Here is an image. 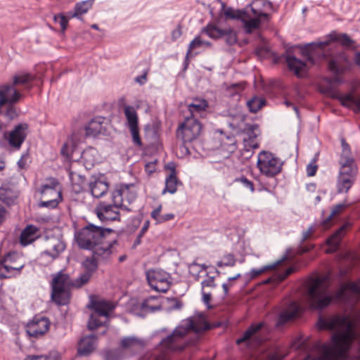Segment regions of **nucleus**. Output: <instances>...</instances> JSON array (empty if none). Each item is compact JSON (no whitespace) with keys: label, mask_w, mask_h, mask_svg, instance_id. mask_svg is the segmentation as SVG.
Instances as JSON below:
<instances>
[{"label":"nucleus","mask_w":360,"mask_h":360,"mask_svg":"<svg viewBox=\"0 0 360 360\" xmlns=\"http://www.w3.org/2000/svg\"><path fill=\"white\" fill-rule=\"evenodd\" d=\"M97 337L95 335H86L80 339L77 345L79 356H88L96 348Z\"/></svg>","instance_id":"obj_24"},{"label":"nucleus","mask_w":360,"mask_h":360,"mask_svg":"<svg viewBox=\"0 0 360 360\" xmlns=\"http://www.w3.org/2000/svg\"><path fill=\"white\" fill-rule=\"evenodd\" d=\"M53 20L56 22H58L63 32L67 29L68 25V19L63 14L55 15Z\"/></svg>","instance_id":"obj_52"},{"label":"nucleus","mask_w":360,"mask_h":360,"mask_svg":"<svg viewBox=\"0 0 360 360\" xmlns=\"http://www.w3.org/2000/svg\"><path fill=\"white\" fill-rule=\"evenodd\" d=\"M105 121V118L101 116L91 119L84 127L86 136H96L98 134H105L106 131Z\"/></svg>","instance_id":"obj_23"},{"label":"nucleus","mask_w":360,"mask_h":360,"mask_svg":"<svg viewBox=\"0 0 360 360\" xmlns=\"http://www.w3.org/2000/svg\"><path fill=\"white\" fill-rule=\"evenodd\" d=\"M91 308L98 316L108 318L110 312L114 309L115 307L109 302L94 301L91 303Z\"/></svg>","instance_id":"obj_32"},{"label":"nucleus","mask_w":360,"mask_h":360,"mask_svg":"<svg viewBox=\"0 0 360 360\" xmlns=\"http://www.w3.org/2000/svg\"><path fill=\"white\" fill-rule=\"evenodd\" d=\"M202 44H204V41L201 40L200 37L199 36L195 37L190 43L188 49V51L186 53V59H185V64L186 67L188 64V58L191 53V51L195 49L200 47Z\"/></svg>","instance_id":"obj_46"},{"label":"nucleus","mask_w":360,"mask_h":360,"mask_svg":"<svg viewBox=\"0 0 360 360\" xmlns=\"http://www.w3.org/2000/svg\"><path fill=\"white\" fill-rule=\"evenodd\" d=\"M349 206L347 204L340 203L338 204L332 208L331 212L329 216H328L325 219H323L321 222V225L324 229H328L332 225V219L335 215H337L341 213L345 208Z\"/></svg>","instance_id":"obj_37"},{"label":"nucleus","mask_w":360,"mask_h":360,"mask_svg":"<svg viewBox=\"0 0 360 360\" xmlns=\"http://www.w3.org/2000/svg\"><path fill=\"white\" fill-rule=\"evenodd\" d=\"M346 288L342 286L334 295L327 294V289L323 287V281L321 278L314 279L308 289V295L311 307L315 309L322 310L327 307L333 299L343 300L346 296Z\"/></svg>","instance_id":"obj_3"},{"label":"nucleus","mask_w":360,"mask_h":360,"mask_svg":"<svg viewBox=\"0 0 360 360\" xmlns=\"http://www.w3.org/2000/svg\"><path fill=\"white\" fill-rule=\"evenodd\" d=\"M39 229L34 225H27L21 232L20 243L22 245L26 246L35 241L39 237Z\"/></svg>","instance_id":"obj_27"},{"label":"nucleus","mask_w":360,"mask_h":360,"mask_svg":"<svg viewBox=\"0 0 360 360\" xmlns=\"http://www.w3.org/2000/svg\"><path fill=\"white\" fill-rule=\"evenodd\" d=\"M161 210H162V205H160L157 208L153 210L150 214L151 217L153 219L156 220L158 223V219L162 216V215H160Z\"/></svg>","instance_id":"obj_60"},{"label":"nucleus","mask_w":360,"mask_h":360,"mask_svg":"<svg viewBox=\"0 0 360 360\" xmlns=\"http://www.w3.org/2000/svg\"><path fill=\"white\" fill-rule=\"evenodd\" d=\"M17 196L15 193L8 188H0V200L4 204L11 206L15 203Z\"/></svg>","instance_id":"obj_38"},{"label":"nucleus","mask_w":360,"mask_h":360,"mask_svg":"<svg viewBox=\"0 0 360 360\" xmlns=\"http://www.w3.org/2000/svg\"><path fill=\"white\" fill-rule=\"evenodd\" d=\"M328 69L334 74L333 78H327L326 80L330 83H341L342 79L340 76L346 71V67L340 64L336 59H331L328 62Z\"/></svg>","instance_id":"obj_26"},{"label":"nucleus","mask_w":360,"mask_h":360,"mask_svg":"<svg viewBox=\"0 0 360 360\" xmlns=\"http://www.w3.org/2000/svg\"><path fill=\"white\" fill-rule=\"evenodd\" d=\"M25 264L17 252H9L0 259V279L11 278L19 276Z\"/></svg>","instance_id":"obj_11"},{"label":"nucleus","mask_w":360,"mask_h":360,"mask_svg":"<svg viewBox=\"0 0 360 360\" xmlns=\"http://www.w3.org/2000/svg\"><path fill=\"white\" fill-rule=\"evenodd\" d=\"M24 97V94L14 86H0V115L8 122L16 120L20 115V109L15 104Z\"/></svg>","instance_id":"obj_4"},{"label":"nucleus","mask_w":360,"mask_h":360,"mask_svg":"<svg viewBox=\"0 0 360 360\" xmlns=\"http://www.w3.org/2000/svg\"><path fill=\"white\" fill-rule=\"evenodd\" d=\"M99 317L95 313L91 315L87 324V328L89 330H96L98 328L105 325V323L101 321Z\"/></svg>","instance_id":"obj_47"},{"label":"nucleus","mask_w":360,"mask_h":360,"mask_svg":"<svg viewBox=\"0 0 360 360\" xmlns=\"http://www.w3.org/2000/svg\"><path fill=\"white\" fill-rule=\"evenodd\" d=\"M235 181H239L243 184V185L248 188L251 192L255 191V186L252 181L248 180L245 176H242L240 178H237L235 179Z\"/></svg>","instance_id":"obj_53"},{"label":"nucleus","mask_w":360,"mask_h":360,"mask_svg":"<svg viewBox=\"0 0 360 360\" xmlns=\"http://www.w3.org/2000/svg\"><path fill=\"white\" fill-rule=\"evenodd\" d=\"M224 16L227 19L239 20L243 23V29L245 30V22L248 21V18L251 17V15L248 11V8H244L242 10H233L231 7L227 8L224 11Z\"/></svg>","instance_id":"obj_31"},{"label":"nucleus","mask_w":360,"mask_h":360,"mask_svg":"<svg viewBox=\"0 0 360 360\" xmlns=\"http://www.w3.org/2000/svg\"><path fill=\"white\" fill-rule=\"evenodd\" d=\"M246 115L238 113L234 116L229 126L238 134H245L250 140H254L258 136L256 131L259 130V124L245 123Z\"/></svg>","instance_id":"obj_15"},{"label":"nucleus","mask_w":360,"mask_h":360,"mask_svg":"<svg viewBox=\"0 0 360 360\" xmlns=\"http://www.w3.org/2000/svg\"><path fill=\"white\" fill-rule=\"evenodd\" d=\"M225 41L227 45L232 46L238 42L237 34L232 29L224 30Z\"/></svg>","instance_id":"obj_49"},{"label":"nucleus","mask_w":360,"mask_h":360,"mask_svg":"<svg viewBox=\"0 0 360 360\" xmlns=\"http://www.w3.org/2000/svg\"><path fill=\"white\" fill-rule=\"evenodd\" d=\"M60 246H61V244L60 243H58L57 244L53 245V249L51 250H46L43 251L41 253V257L47 256V257H50L51 262L53 261L55 259H56L58 257L60 252L62 250V249L58 250V248Z\"/></svg>","instance_id":"obj_48"},{"label":"nucleus","mask_w":360,"mask_h":360,"mask_svg":"<svg viewBox=\"0 0 360 360\" xmlns=\"http://www.w3.org/2000/svg\"><path fill=\"white\" fill-rule=\"evenodd\" d=\"M351 226L352 224L350 222H345L327 239L326 243L330 247L329 249L326 250L327 253L334 252L338 249L342 237L345 235L347 229Z\"/></svg>","instance_id":"obj_22"},{"label":"nucleus","mask_w":360,"mask_h":360,"mask_svg":"<svg viewBox=\"0 0 360 360\" xmlns=\"http://www.w3.org/2000/svg\"><path fill=\"white\" fill-rule=\"evenodd\" d=\"M286 259V256H284L282 259L278 260L276 262L264 266V267L259 269H252L250 274L251 278H255L262 274L264 273L266 271L269 270H274L275 269L278 265H280L282 262H283Z\"/></svg>","instance_id":"obj_44"},{"label":"nucleus","mask_w":360,"mask_h":360,"mask_svg":"<svg viewBox=\"0 0 360 360\" xmlns=\"http://www.w3.org/2000/svg\"><path fill=\"white\" fill-rule=\"evenodd\" d=\"M28 131L29 124L26 122H20L15 124L10 131H5L3 136L11 148L19 150L25 142Z\"/></svg>","instance_id":"obj_14"},{"label":"nucleus","mask_w":360,"mask_h":360,"mask_svg":"<svg viewBox=\"0 0 360 360\" xmlns=\"http://www.w3.org/2000/svg\"><path fill=\"white\" fill-rule=\"evenodd\" d=\"M213 328L202 314L182 320L169 335L161 340L157 348L159 354H151V360H169L171 352L182 351L186 347V337L190 333H199Z\"/></svg>","instance_id":"obj_2"},{"label":"nucleus","mask_w":360,"mask_h":360,"mask_svg":"<svg viewBox=\"0 0 360 360\" xmlns=\"http://www.w3.org/2000/svg\"><path fill=\"white\" fill-rule=\"evenodd\" d=\"M266 326L264 321L252 323L243 333L242 336L236 341L237 345L245 343L247 345L259 346L262 343V339L259 335V331Z\"/></svg>","instance_id":"obj_17"},{"label":"nucleus","mask_w":360,"mask_h":360,"mask_svg":"<svg viewBox=\"0 0 360 360\" xmlns=\"http://www.w3.org/2000/svg\"><path fill=\"white\" fill-rule=\"evenodd\" d=\"M311 44H307L302 49V55L309 62L314 63V59L311 56Z\"/></svg>","instance_id":"obj_55"},{"label":"nucleus","mask_w":360,"mask_h":360,"mask_svg":"<svg viewBox=\"0 0 360 360\" xmlns=\"http://www.w3.org/2000/svg\"><path fill=\"white\" fill-rule=\"evenodd\" d=\"M341 144L342 148V151L340 155V157H346V158H353L352 155V152L350 150L349 145L346 142L345 139L341 140Z\"/></svg>","instance_id":"obj_54"},{"label":"nucleus","mask_w":360,"mask_h":360,"mask_svg":"<svg viewBox=\"0 0 360 360\" xmlns=\"http://www.w3.org/2000/svg\"><path fill=\"white\" fill-rule=\"evenodd\" d=\"M92 1L93 0H86L77 3L74 8V13L71 15V17L78 18L86 13L92 6Z\"/></svg>","instance_id":"obj_41"},{"label":"nucleus","mask_w":360,"mask_h":360,"mask_svg":"<svg viewBox=\"0 0 360 360\" xmlns=\"http://www.w3.org/2000/svg\"><path fill=\"white\" fill-rule=\"evenodd\" d=\"M297 314L298 307L295 303H292L290 305V309L285 310L280 313L277 320V326H283L287 322L295 318Z\"/></svg>","instance_id":"obj_35"},{"label":"nucleus","mask_w":360,"mask_h":360,"mask_svg":"<svg viewBox=\"0 0 360 360\" xmlns=\"http://www.w3.org/2000/svg\"><path fill=\"white\" fill-rule=\"evenodd\" d=\"M84 272L78 278L75 279V288H80L87 284L91 280L93 274L96 272L98 267V262L91 257H86L82 263Z\"/></svg>","instance_id":"obj_20"},{"label":"nucleus","mask_w":360,"mask_h":360,"mask_svg":"<svg viewBox=\"0 0 360 360\" xmlns=\"http://www.w3.org/2000/svg\"><path fill=\"white\" fill-rule=\"evenodd\" d=\"M340 165L338 179V193H347L356 181L358 174V167L354 158L340 157Z\"/></svg>","instance_id":"obj_10"},{"label":"nucleus","mask_w":360,"mask_h":360,"mask_svg":"<svg viewBox=\"0 0 360 360\" xmlns=\"http://www.w3.org/2000/svg\"><path fill=\"white\" fill-rule=\"evenodd\" d=\"M343 104L347 103L355 105L360 110V98L355 97L352 94H347L342 96Z\"/></svg>","instance_id":"obj_50"},{"label":"nucleus","mask_w":360,"mask_h":360,"mask_svg":"<svg viewBox=\"0 0 360 360\" xmlns=\"http://www.w3.org/2000/svg\"><path fill=\"white\" fill-rule=\"evenodd\" d=\"M236 263V259L233 254L228 253L224 255L223 259L217 263L218 267L233 266Z\"/></svg>","instance_id":"obj_45"},{"label":"nucleus","mask_w":360,"mask_h":360,"mask_svg":"<svg viewBox=\"0 0 360 360\" xmlns=\"http://www.w3.org/2000/svg\"><path fill=\"white\" fill-rule=\"evenodd\" d=\"M156 160L153 162H149L145 165V171L146 173L151 174L156 170Z\"/></svg>","instance_id":"obj_59"},{"label":"nucleus","mask_w":360,"mask_h":360,"mask_svg":"<svg viewBox=\"0 0 360 360\" xmlns=\"http://www.w3.org/2000/svg\"><path fill=\"white\" fill-rule=\"evenodd\" d=\"M285 59L289 70L293 72L297 77H302L307 67L305 62L290 55L285 56Z\"/></svg>","instance_id":"obj_28"},{"label":"nucleus","mask_w":360,"mask_h":360,"mask_svg":"<svg viewBox=\"0 0 360 360\" xmlns=\"http://www.w3.org/2000/svg\"><path fill=\"white\" fill-rule=\"evenodd\" d=\"M120 347L123 349H141L145 346V342L136 337H125L121 340Z\"/></svg>","instance_id":"obj_36"},{"label":"nucleus","mask_w":360,"mask_h":360,"mask_svg":"<svg viewBox=\"0 0 360 360\" xmlns=\"http://www.w3.org/2000/svg\"><path fill=\"white\" fill-rule=\"evenodd\" d=\"M119 203L108 204L105 202H100L95 208V212L98 218L102 221H112L120 220Z\"/></svg>","instance_id":"obj_19"},{"label":"nucleus","mask_w":360,"mask_h":360,"mask_svg":"<svg viewBox=\"0 0 360 360\" xmlns=\"http://www.w3.org/2000/svg\"><path fill=\"white\" fill-rule=\"evenodd\" d=\"M146 278L150 285L154 283L166 281L170 278L169 274L160 270H149L146 273Z\"/></svg>","instance_id":"obj_34"},{"label":"nucleus","mask_w":360,"mask_h":360,"mask_svg":"<svg viewBox=\"0 0 360 360\" xmlns=\"http://www.w3.org/2000/svg\"><path fill=\"white\" fill-rule=\"evenodd\" d=\"M111 233L110 229L89 224L75 232V238L81 249L91 250L98 245H104L106 235Z\"/></svg>","instance_id":"obj_5"},{"label":"nucleus","mask_w":360,"mask_h":360,"mask_svg":"<svg viewBox=\"0 0 360 360\" xmlns=\"http://www.w3.org/2000/svg\"><path fill=\"white\" fill-rule=\"evenodd\" d=\"M165 169L169 172V174L176 176V165L173 162H170L165 165Z\"/></svg>","instance_id":"obj_61"},{"label":"nucleus","mask_w":360,"mask_h":360,"mask_svg":"<svg viewBox=\"0 0 360 360\" xmlns=\"http://www.w3.org/2000/svg\"><path fill=\"white\" fill-rule=\"evenodd\" d=\"M105 360H119V356L116 352H108L105 354Z\"/></svg>","instance_id":"obj_64"},{"label":"nucleus","mask_w":360,"mask_h":360,"mask_svg":"<svg viewBox=\"0 0 360 360\" xmlns=\"http://www.w3.org/2000/svg\"><path fill=\"white\" fill-rule=\"evenodd\" d=\"M60 153L63 156L65 157L66 158H70L72 153H70V147L68 145V143L63 144L60 150Z\"/></svg>","instance_id":"obj_62"},{"label":"nucleus","mask_w":360,"mask_h":360,"mask_svg":"<svg viewBox=\"0 0 360 360\" xmlns=\"http://www.w3.org/2000/svg\"><path fill=\"white\" fill-rule=\"evenodd\" d=\"M214 280V276H207V278L201 282L202 288L203 289L205 287H215Z\"/></svg>","instance_id":"obj_58"},{"label":"nucleus","mask_w":360,"mask_h":360,"mask_svg":"<svg viewBox=\"0 0 360 360\" xmlns=\"http://www.w3.org/2000/svg\"><path fill=\"white\" fill-rule=\"evenodd\" d=\"M51 282V300L58 306L68 305L71 299V288L75 287V280L72 281L70 276L60 271L52 275Z\"/></svg>","instance_id":"obj_6"},{"label":"nucleus","mask_w":360,"mask_h":360,"mask_svg":"<svg viewBox=\"0 0 360 360\" xmlns=\"http://www.w3.org/2000/svg\"><path fill=\"white\" fill-rule=\"evenodd\" d=\"M181 25H178V27L174 30L172 32V38L174 41L176 40L181 35Z\"/></svg>","instance_id":"obj_63"},{"label":"nucleus","mask_w":360,"mask_h":360,"mask_svg":"<svg viewBox=\"0 0 360 360\" xmlns=\"http://www.w3.org/2000/svg\"><path fill=\"white\" fill-rule=\"evenodd\" d=\"M137 193L134 184H116L111 193L112 202L119 203L121 209L127 212H133V207L129 205L136 199Z\"/></svg>","instance_id":"obj_12"},{"label":"nucleus","mask_w":360,"mask_h":360,"mask_svg":"<svg viewBox=\"0 0 360 360\" xmlns=\"http://www.w3.org/2000/svg\"><path fill=\"white\" fill-rule=\"evenodd\" d=\"M346 290H350L352 292L360 295V284L355 282H349L345 285Z\"/></svg>","instance_id":"obj_56"},{"label":"nucleus","mask_w":360,"mask_h":360,"mask_svg":"<svg viewBox=\"0 0 360 360\" xmlns=\"http://www.w3.org/2000/svg\"><path fill=\"white\" fill-rule=\"evenodd\" d=\"M171 285V282L168 280H166V281L160 282L158 283H154L152 285H150L153 289L158 292H167L168 290L169 289Z\"/></svg>","instance_id":"obj_51"},{"label":"nucleus","mask_w":360,"mask_h":360,"mask_svg":"<svg viewBox=\"0 0 360 360\" xmlns=\"http://www.w3.org/2000/svg\"><path fill=\"white\" fill-rule=\"evenodd\" d=\"M50 324L48 318L35 316L26 324L25 331L29 337L37 339L49 331Z\"/></svg>","instance_id":"obj_18"},{"label":"nucleus","mask_w":360,"mask_h":360,"mask_svg":"<svg viewBox=\"0 0 360 360\" xmlns=\"http://www.w3.org/2000/svg\"><path fill=\"white\" fill-rule=\"evenodd\" d=\"M216 139L219 141V148L223 150L233 153L236 148V140L233 135H226L222 131L217 134Z\"/></svg>","instance_id":"obj_30"},{"label":"nucleus","mask_w":360,"mask_h":360,"mask_svg":"<svg viewBox=\"0 0 360 360\" xmlns=\"http://www.w3.org/2000/svg\"><path fill=\"white\" fill-rule=\"evenodd\" d=\"M109 184L105 181L96 179L89 184L90 191L95 198L103 196L108 190Z\"/></svg>","instance_id":"obj_33"},{"label":"nucleus","mask_w":360,"mask_h":360,"mask_svg":"<svg viewBox=\"0 0 360 360\" xmlns=\"http://www.w3.org/2000/svg\"><path fill=\"white\" fill-rule=\"evenodd\" d=\"M330 41L339 42L342 46L350 47L354 41L347 34L331 33Z\"/></svg>","instance_id":"obj_43"},{"label":"nucleus","mask_w":360,"mask_h":360,"mask_svg":"<svg viewBox=\"0 0 360 360\" xmlns=\"http://www.w3.org/2000/svg\"><path fill=\"white\" fill-rule=\"evenodd\" d=\"M202 125L197 117H188L185 116L184 121L181 122L176 131V138L182 141L180 148L184 154H190L187 143L196 140L200 135Z\"/></svg>","instance_id":"obj_7"},{"label":"nucleus","mask_w":360,"mask_h":360,"mask_svg":"<svg viewBox=\"0 0 360 360\" xmlns=\"http://www.w3.org/2000/svg\"><path fill=\"white\" fill-rule=\"evenodd\" d=\"M283 162L275 154L262 150L258 154L257 167L267 177H274L282 172Z\"/></svg>","instance_id":"obj_13"},{"label":"nucleus","mask_w":360,"mask_h":360,"mask_svg":"<svg viewBox=\"0 0 360 360\" xmlns=\"http://www.w3.org/2000/svg\"><path fill=\"white\" fill-rule=\"evenodd\" d=\"M202 32L205 33L212 39H219L224 37V30L219 29L214 24H208L202 30Z\"/></svg>","instance_id":"obj_42"},{"label":"nucleus","mask_w":360,"mask_h":360,"mask_svg":"<svg viewBox=\"0 0 360 360\" xmlns=\"http://www.w3.org/2000/svg\"><path fill=\"white\" fill-rule=\"evenodd\" d=\"M266 105V100L257 96L247 101V106L250 112L256 113Z\"/></svg>","instance_id":"obj_39"},{"label":"nucleus","mask_w":360,"mask_h":360,"mask_svg":"<svg viewBox=\"0 0 360 360\" xmlns=\"http://www.w3.org/2000/svg\"><path fill=\"white\" fill-rule=\"evenodd\" d=\"M316 160H314L313 162H310L307 167V173L309 176H314L318 169V165H316Z\"/></svg>","instance_id":"obj_57"},{"label":"nucleus","mask_w":360,"mask_h":360,"mask_svg":"<svg viewBox=\"0 0 360 360\" xmlns=\"http://www.w3.org/2000/svg\"><path fill=\"white\" fill-rule=\"evenodd\" d=\"M34 79L35 76L31 73L20 72L13 77L12 84L7 85L14 86L15 89H17L16 86L18 85H24L26 86V89L30 91L32 87L31 83L34 80Z\"/></svg>","instance_id":"obj_29"},{"label":"nucleus","mask_w":360,"mask_h":360,"mask_svg":"<svg viewBox=\"0 0 360 360\" xmlns=\"http://www.w3.org/2000/svg\"><path fill=\"white\" fill-rule=\"evenodd\" d=\"M118 245V241L113 240L109 242L106 245H98L95 246L92 250V257L98 262L108 263L111 261L112 255L116 252L115 246Z\"/></svg>","instance_id":"obj_21"},{"label":"nucleus","mask_w":360,"mask_h":360,"mask_svg":"<svg viewBox=\"0 0 360 360\" xmlns=\"http://www.w3.org/2000/svg\"><path fill=\"white\" fill-rule=\"evenodd\" d=\"M317 326L322 330L345 328L343 330H338L333 333L332 347L326 344L321 345V355L319 357V360H345L355 338L350 319L347 316L339 314L328 318L320 317Z\"/></svg>","instance_id":"obj_1"},{"label":"nucleus","mask_w":360,"mask_h":360,"mask_svg":"<svg viewBox=\"0 0 360 360\" xmlns=\"http://www.w3.org/2000/svg\"><path fill=\"white\" fill-rule=\"evenodd\" d=\"M178 185H181V182L177 178V176H172L169 174L165 180V188L162 191V193L169 192L172 194L174 193L177 191Z\"/></svg>","instance_id":"obj_40"},{"label":"nucleus","mask_w":360,"mask_h":360,"mask_svg":"<svg viewBox=\"0 0 360 360\" xmlns=\"http://www.w3.org/2000/svg\"><path fill=\"white\" fill-rule=\"evenodd\" d=\"M41 195L39 206L41 207L56 208L62 202V188L59 181L53 177L47 178L38 190Z\"/></svg>","instance_id":"obj_8"},{"label":"nucleus","mask_w":360,"mask_h":360,"mask_svg":"<svg viewBox=\"0 0 360 360\" xmlns=\"http://www.w3.org/2000/svg\"><path fill=\"white\" fill-rule=\"evenodd\" d=\"M272 7V3L268 0H254L252 4L248 5L245 8L251 15L250 18H247L245 22V32L247 34H251L255 30L259 28L262 22H269L271 19V15L264 12V7Z\"/></svg>","instance_id":"obj_9"},{"label":"nucleus","mask_w":360,"mask_h":360,"mask_svg":"<svg viewBox=\"0 0 360 360\" xmlns=\"http://www.w3.org/2000/svg\"><path fill=\"white\" fill-rule=\"evenodd\" d=\"M124 114L127 120L126 125L131 132L133 143L141 147L143 143L139 134V117L135 108L133 106L124 105Z\"/></svg>","instance_id":"obj_16"},{"label":"nucleus","mask_w":360,"mask_h":360,"mask_svg":"<svg viewBox=\"0 0 360 360\" xmlns=\"http://www.w3.org/2000/svg\"><path fill=\"white\" fill-rule=\"evenodd\" d=\"M209 108L208 101L204 98H193L191 103L188 104V112L186 117H196L201 115Z\"/></svg>","instance_id":"obj_25"}]
</instances>
